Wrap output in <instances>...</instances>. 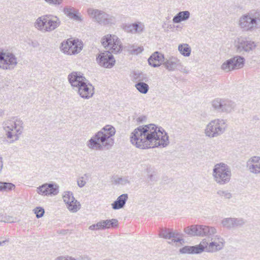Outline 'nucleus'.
<instances>
[{"instance_id":"obj_33","label":"nucleus","mask_w":260,"mask_h":260,"mask_svg":"<svg viewBox=\"0 0 260 260\" xmlns=\"http://www.w3.org/2000/svg\"><path fill=\"white\" fill-rule=\"evenodd\" d=\"M103 220V223L104 226V229H109L111 227H116L118 225V220L116 219H107Z\"/></svg>"},{"instance_id":"obj_18","label":"nucleus","mask_w":260,"mask_h":260,"mask_svg":"<svg viewBox=\"0 0 260 260\" xmlns=\"http://www.w3.org/2000/svg\"><path fill=\"white\" fill-rule=\"evenodd\" d=\"M74 90L76 91L80 96L84 99H89L94 94V87L86 80Z\"/></svg>"},{"instance_id":"obj_10","label":"nucleus","mask_w":260,"mask_h":260,"mask_svg":"<svg viewBox=\"0 0 260 260\" xmlns=\"http://www.w3.org/2000/svg\"><path fill=\"white\" fill-rule=\"evenodd\" d=\"M101 43L107 50L106 52L117 54L122 50L121 42L114 35L108 34L104 36L101 39Z\"/></svg>"},{"instance_id":"obj_14","label":"nucleus","mask_w":260,"mask_h":260,"mask_svg":"<svg viewBox=\"0 0 260 260\" xmlns=\"http://www.w3.org/2000/svg\"><path fill=\"white\" fill-rule=\"evenodd\" d=\"M245 58L240 56H236L226 60L221 66V69L225 72L241 69L243 67Z\"/></svg>"},{"instance_id":"obj_4","label":"nucleus","mask_w":260,"mask_h":260,"mask_svg":"<svg viewBox=\"0 0 260 260\" xmlns=\"http://www.w3.org/2000/svg\"><path fill=\"white\" fill-rule=\"evenodd\" d=\"M3 128L6 132L8 139H11L10 143H13L19 140L20 135L23 131V122L20 119H8L3 122Z\"/></svg>"},{"instance_id":"obj_16","label":"nucleus","mask_w":260,"mask_h":260,"mask_svg":"<svg viewBox=\"0 0 260 260\" xmlns=\"http://www.w3.org/2000/svg\"><path fill=\"white\" fill-rule=\"evenodd\" d=\"M256 46V44L254 41L247 40L245 38H238L235 41V48L238 53L243 51L250 52L254 50Z\"/></svg>"},{"instance_id":"obj_8","label":"nucleus","mask_w":260,"mask_h":260,"mask_svg":"<svg viewBox=\"0 0 260 260\" xmlns=\"http://www.w3.org/2000/svg\"><path fill=\"white\" fill-rule=\"evenodd\" d=\"M227 127L226 120L223 119H215L211 121L206 126L204 133L210 138L217 137L223 133Z\"/></svg>"},{"instance_id":"obj_43","label":"nucleus","mask_w":260,"mask_h":260,"mask_svg":"<svg viewBox=\"0 0 260 260\" xmlns=\"http://www.w3.org/2000/svg\"><path fill=\"white\" fill-rule=\"evenodd\" d=\"M55 260H77L76 258L69 256H59Z\"/></svg>"},{"instance_id":"obj_29","label":"nucleus","mask_w":260,"mask_h":260,"mask_svg":"<svg viewBox=\"0 0 260 260\" xmlns=\"http://www.w3.org/2000/svg\"><path fill=\"white\" fill-rule=\"evenodd\" d=\"M144 29V25L141 22L129 24L126 26V29L131 32L134 31L136 33H141Z\"/></svg>"},{"instance_id":"obj_9","label":"nucleus","mask_w":260,"mask_h":260,"mask_svg":"<svg viewBox=\"0 0 260 260\" xmlns=\"http://www.w3.org/2000/svg\"><path fill=\"white\" fill-rule=\"evenodd\" d=\"M184 232L191 236L208 237L216 234V229L212 226L203 225H192L186 227L184 230Z\"/></svg>"},{"instance_id":"obj_25","label":"nucleus","mask_w":260,"mask_h":260,"mask_svg":"<svg viewBox=\"0 0 260 260\" xmlns=\"http://www.w3.org/2000/svg\"><path fill=\"white\" fill-rule=\"evenodd\" d=\"M180 60L176 57L171 56L169 58H165L162 64L169 71H175L180 64Z\"/></svg>"},{"instance_id":"obj_39","label":"nucleus","mask_w":260,"mask_h":260,"mask_svg":"<svg viewBox=\"0 0 260 260\" xmlns=\"http://www.w3.org/2000/svg\"><path fill=\"white\" fill-rule=\"evenodd\" d=\"M233 222L234 228L241 226L245 223V221L241 218H233Z\"/></svg>"},{"instance_id":"obj_47","label":"nucleus","mask_w":260,"mask_h":260,"mask_svg":"<svg viewBox=\"0 0 260 260\" xmlns=\"http://www.w3.org/2000/svg\"><path fill=\"white\" fill-rule=\"evenodd\" d=\"M148 178L151 181L154 180V176L152 174L149 175Z\"/></svg>"},{"instance_id":"obj_24","label":"nucleus","mask_w":260,"mask_h":260,"mask_svg":"<svg viewBox=\"0 0 260 260\" xmlns=\"http://www.w3.org/2000/svg\"><path fill=\"white\" fill-rule=\"evenodd\" d=\"M164 61V55L157 51L153 53L148 59L149 64L154 68L159 67Z\"/></svg>"},{"instance_id":"obj_48","label":"nucleus","mask_w":260,"mask_h":260,"mask_svg":"<svg viewBox=\"0 0 260 260\" xmlns=\"http://www.w3.org/2000/svg\"><path fill=\"white\" fill-rule=\"evenodd\" d=\"M167 25V24L166 22H164L162 25V28H165V30H166V28H167V27H166Z\"/></svg>"},{"instance_id":"obj_32","label":"nucleus","mask_w":260,"mask_h":260,"mask_svg":"<svg viewBox=\"0 0 260 260\" xmlns=\"http://www.w3.org/2000/svg\"><path fill=\"white\" fill-rule=\"evenodd\" d=\"M64 13L71 18L75 20H80V18L75 13H74V9L72 7H66L64 8Z\"/></svg>"},{"instance_id":"obj_1","label":"nucleus","mask_w":260,"mask_h":260,"mask_svg":"<svg viewBox=\"0 0 260 260\" xmlns=\"http://www.w3.org/2000/svg\"><path fill=\"white\" fill-rule=\"evenodd\" d=\"M168 138L164 129L161 130L153 124L139 126L130 137L132 144L141 149L158 146L165 147L169 143Z\"/></svg>"},{"instance_id":"obj_7","label":"nucleus","mask_w":260,"mask_h":260,"mask_svg":"<svg viewBox=\"0 0 260 260\" xmlns=\"http://www.w3.org/2000/svg\"><path fill=\"white\" fill-rule=\"evenodd\" d=\"M214 180L219 185H224L231 180L232 173L230 167L220 162L215 165L212 173Z\"/></svg>"},{"instance_id":"obj_17","label":"nucleus","mask_w":260,"mask_h":260,"mask_svg":"<svg viewBox=\"0 0 260 260\" xmlns=\"http://www.w3.org/2000/svg\"><path fill=\"white\" fill-rule=\"evenodd\" d=\"M99 64L106 68H111L115 63V60L111 53L104 52L99 54L96 57Z\"/></svg>"},{"instance_id":"obj_22","label":"nucleus","mask_w":260,"mask_h":260,"mask_svg":"<svg viewBox=\"0 0 260 260\" xmlns=\"http://www.w3.org/2000/svg\"><path fill=\"white\" fill-rule=\"evenodd\" d=\"M135 78L137 79L138 81V82L135 84L136 89L141 93H147L149 90V86L147 84L143 82H146L148 80L146 75L140 73L138 74V76L135 77Z\"/></svg>"},{"instance_id":"obj_41","label":"nucleus","mask_w":260,"mask_h":260,"mask_svg":"<svg viewBox=\"0 0 260 260\" xmlns=\"http://www.w3.org/2000/svg\"><path fill=\"white\" fill-rule=\"evenodd\" d=\"M115 182L117 184H122V185H125L126 183H129V181L127 178H117V179H115L114 180Z\"/></svg>"},{"instance_id":"obj_26","label":"nucleus","mask_w":260,"mask_h":260,"mask_svg":"<svg viewBox=\"0 0 260 260\" xmlns=\"http://www.w3.org/2000/svg\"><path fill=\"white\" fill-rule=\"evenodd\" d=\"M181 253L199 254L203 252V249L200 243L196 246H185L180 249Z\"/></svg>"},{"instance_id":"obj_30","label":"nucleus","mask_w":260,"mask_h":260,"mask_svg":"<svg viewBox=\"0 0 260 260\" xmlns=\"http://www.w3.org/2000/svg\"><path fill=\"white\" fill-rule=\"evenodd\" d=\"M178 50L180 53L185 57L190 56L191 49L188 44L183 43L178 45Z\"/></svg>"},{"instance_id":"obj_40","label":"nucleus","mask_w":260,"mask_h":260,"mask_svg":"<svg viewBox=\"0 0 260 260\" xmlns=\"http://www.w3.org/2000/svg\"><path fill=\"white\" fill-rule=\"evenodd\" d=\"M34 213L36 215V217L39 218L42 217L45 213L44 209L40 207H37L33 210Z\"/></svg>"},{"instance_id":"obj_42","label":"nucleus","mask_w":260,"mask_h":260,"mask_svg":"<svg viewBox=\"0 0 260 260\" xmlns=\"http://www.w3.org/2000/svg\"><path fill=\"white\" fill-rule=\"evenodd\" d=\"M49 5L54 6H58L62 2V0H44Z\"/></svg>"},{"instance_id":"obj_27","label":"nucleus","mask_w":260,"mask_h":260,"mask_svg":"<svg viewBox=\"0 0 260 260\" xmlns=\"http://www.w3.org/2000/svg\"><path fill=\"white\" fill-rule=\"evenodd\" d=\"M128 199V194L124 193L120 195L118 197L117 200L115 201L112 204V208L114 210H118L122 208Z\"/></svg>"},{"instance_id":"obj_5","label":"nucleus","mask_w":260,"mask_h":260,"mask_svg":"<svg viewBox=\"0 0 260 260\" xmlns=\"http://www.w3.org/2000/svg\"><path fill=\"white\" fill-rule=\"evenodd\" d=\"M60 24V21L58 17L51 15H44L37 18L34 26L43 32H47L53 31Z\"/></svg>"},{"instance_id":"obj_6","label":"nucleus","mask_w":260,"mask_h":260,"mask_svg":"<svg viewBox=\"0 0 260 260\" xmlns=\"http://www.w3.org/2000/svg\"><path fill=\"white\" fill-rule=\"evenodd\" d=\"M203 252L214 253L222 249L224 246V239L219 235L208 236L207 239H203L201 242Z\"/></svg>"},{"instance_id":"obj_50","label":"nucleus","mask_w":260,"mask_h":260,"mask_svg":"<svg viewBox=\"0 0 260 260\" xmlns=\"http://www.w3.org/2000/svg\"><path fill=\"white\" fill-rule=\"evenodd\" d=\"M5 241H3V242H0V246L2 245L3 244L5 243Z\"/></svg>"},{"instance_id":"obj_20","label":"nucleus","mask_w":260,"mask_h":260,"mask_svg":"<svg viewBox=\"0 0 260 260\" xmlns=\"http://www.w3.org/2000/svg\"><path fill=\"white\" fill-rule=\"evenodd\" d=\"M37 191L44 196L56 195L58 193V186L56 184H44L38 188Z\"/></svg>"},{"instance_id":"obj_21","label":"nucleus","mask_w":260,"mask_h":260,"mask_svg":"<svg viewBox=\"0 0 260 260\" xmlns=\"http://www.w3.org/2000/svg\"><path fill=\"white\" fill-rule=\"evenodd\" d=\"M159 237L166 239H171L172 238V242H169L171 244L172 242H181L183 241V239L178 237L179 235L178 232L174 231L172 229H166L162 230L159 234Z\"/></svg>"},{"instance_id":"obj_35","label":"nucleus","mask_w":260,"mask_h":260,"mask_svg":"<svg viewBox=\"0 0 260 260\" xmlns=\"http://www.w3.org/2000/svg\"><path fill=\"white\" fill-rule=\"evenodd\" d=\"M217 194L221 198L224 199H230L232 197V193L228 190H218Z\"/></svg>"},{"instance_id":"obj_44","label":"nucleus","mask_w":260,"mask_h":260,"mask_svg":"<svg viewBox=\"0 0 260 260\" xmlns=\"http://www.w3.org/2000/svg\"><path fill=\"white\" fill-rule=\"evenodd\" d=\"M103 222V220H101L96 223V230H104V226Z\"/></svg>"},{"instance_id":"obj_52","label":"nucleus","mask_w":260,"mask_h":260,"mask_svg":"<svg viewBox=\"0 0 260 260\" xmlns=\"http://www.w3.org/2000/svg\"><path fill=\"white\" fill-rule=\"evenodd\" d=\"M184 72L185 73H188L187 71H186V70L185 71H184Z\"/></svg>"},{"instance_id":"obj_2","label":"nucleus","mask_w":260,"mask_h":260,"mask_svg":"<svg viewBox=\"0 0 260 260\" xmlns=\"http://www.w3.org/2000/svg\"><path fill=\"white\" fill-rule=\"evenodd\" d=\"M115 133L116 129L114 126L106 125L87 141L86 146L91 150H109L114 144Z\"/></svg>"},{"instance_id":"obj_23","label":"nucleus","mask_w":260,"mask_h":260,"mask_svg":"<svg viewBox=\"0 0 260 260\" xmlns=\"http://www.w3.org/2000/svg\"><path fill=\"white\" fill-rule=\"evenodd\" d=\"M246 166L250 173L255 174L260 173V157H251L247 161Z\"/></svg>"},{"instance_id":"obj_37","label":"nucleus","mask_w":260,"mask_h":260,"mask_svg":"<svg viewBox=\"0 0 260 260\" xmlns=\"http://www.w3.org/2000/svg\"><path fill=\"white\" fill-rule=\"evenodd\" d=\"M222 224L224 227L228 229L234 228L233 218H226L222 221Z\"/></svg>"},{"instance_id":"obj_13","label":"nucleus","mask_w":260,"mask_h":260,"mask_svg":"<svg viewBox=\"0 0 260 260\" xmlns=\"http://www.w3.org/2000/svg\"><path fill=\"white\" fill-rule=\"evenodd\" d=\"M17 58L12 53L0 52V69L12 70L17 64Z\"/></svg>"},{"instance_id":"obj_45","label":"nucleus","mask_w":260,"mask_h":260,"mask_svg":"<svg viewBox=\"0 0 260 260\" xmlns=\"http://www.w3.org/2000/svg\"><path fill=\"white\" fill-rule=\"evenodd\" d=\"M143 49L141 47H138L136 49L133 50V52L134 53L138 54V53L141 52Z\"/></svg>"},{"instance_id":"obj_28","label":"nucleus","mask_w":260,"mask_h":260,"mask_svg":"<svg viewBox=\"0 0 260 260\" xmlns=\"http://www.w3.org/2000/svg\"><path fill=\"white\" fill-rule=\"evenodd\" d=\"M190 15V13L188 11L179 12L173 17V22L174 23H179L186 21L189 18Z\"/></svg>"},{"instance_id":"obj_19","label":"nucleus","mask_w":260,"mask_h":260,"mask_svg":"<svg viewBox=\"0 0 260 260\" xmlns=\"http://www.w3.org/2000/svg\"><path fill=\"white\" fill-rule=\"evenodd\" d=\"M68 79L74 90L76 89L87 80L83 76L82 73L78 72H72L68 75Z\"/></svg>"},{"instance_id":"obj_51","label":"nucleus","mask_w":260,"mask_h":260,"mask_svg":"<svg viewBox=\"0 0 260 260\" xmlns=\"http://www.w3.org/2000/svg\"><path fill=\"white\" fill-rule=\"evenodd\" d=\"M2 182H0V191H2Z\"/></svg>"},{"instance_id":"obj_31","label":"nucleus","mask_w":260,"mask_h":260,"mask_svg":"<svg viewBox=\"0 0 260 260\" xmlns=\"http://www.w3.org/2000/svg\"><path fill=\"white\" fill-rule=\"evenodd\" d=\"M66 205L68 209L73 213L77 212L81 208L80 202L75 200V199L73 202H71V203H68Z\"/></svg>"},{"instance_id":"obj_46","label":"nucleus","mask_w":260,"mask_h":260,"mask_svg":"<svg viewBox=\"0 0 260 260\" xmlns=\"http://www.w3.org/2000/svg\"><path fill=\"white\" fill-rule=\"evenodd\" d=\"M90 230H96V224H92L89 226Z\"/></svg>"},{"instance_id":"obj_11","label":"nucleus","mask_w":260,"mask_h":260,"mask_svg":"<svg viewBox=\"0 0 260 260\" xmlns=\"http://www.w3.org/2000/svg\"><path fill=\"white\" fill-rule=\"evenodd\" d=\"M211 106L218 112L230 113L235 110L236 104L228 99L217 98L212 101Z\"/></svg>"},{"instance_id":"obj_34","label":"nucleus","mask_w":260,"mask_h":260,"mask_svg":"<svg viewBox=\"0 0 260 260\" xmlns=\"http://www.w3.org/2000/svg\"><path fill=\"white\" fill-rule=\"evenodd\" d=\"M62 198L66 204L71 203V202H73L75 199L73 193L71 191L64 192Z\"/></svg>"},{"instance_id":"obj_49","label":"nucleus","mask_w":260,"mask_h":260,"mask_svg":"<svg viewBox=\"0 0 260 260\" xmlns=\"http://www.w3.org/2000/svg\"><path fill=\"white\" fill-rule=\"evenodd\" d=\"M173 28V26L171 24H167V28Z\"/></svg>"},{"instance_id":"obj_36","label":"nucleus","mask_w":260,"mask_h":260,"mask_svg":"<svg viewBox=\"0 0 260 260\" xmlns=\"http://www.w3.org/2000/svg\"><path fill=\"white\" fill-rule=\"evenodd\" d=\"M89 177V174H85L83 176L78 178L77 179V184L78 186L80 187L84 186L86 183V180Z\"/></svg>"},{"instance_id":"obj_38","label":"nucleus","mask_w":260,"mask_h":260,"mask_svg":"<svg viewBox=\"0 0 260 260\" xmlns=\"http://www.w3.org/2000/svg\"><path fill=\"white\" fill-rule=\"evenodd\" d=\"M2 191H9L12 190L13 188L15 187V185L11 183L8 182H2Z\"/></svg>"},{"instance_id":"obj_12","label":"nucleus","mask_w":260,"mask_h":260,"mask_svg":"<svg viewBox=\"0 0 260 260\" xmlns=\"http://www.w3.org/2000/svg\"><path fill=\"white\" fill-rule=\"evenodd\" d=\"M83 47L81 41L70 39L61 43L60 49L66 54L73 55L79 53L82 50Z\"/></svg>"},{"instance_id":"obj_3","label":"nucleus","mask_w":260,"mask_h":260,"mask_svg":"<svg viewBox=\"0 0 260 260\" xmlns=\"http://www.w3.org/2000/svg\"><path fill=\"white\" fill-rule=\"evenodd\" d=\"M239 27L244 31L252 32L259 28L260 11L253 9L241 15L238 20Z\"/></svg>"},{"instance_id":"obj_15","label":"nucleus","mask_w":260,"mask_h":260,"mask_svg":"<svg viewBox=\"0 0 260 260\" xmlns=\"http://www.w3.org/2000/svg\"><path fill=\"white\" fill-rule=\"evenodd\" d=\"M87 13L95 21L101 25H106L112 23V17L102 10L89 8Z\"/></svg>"}]
</instances>
